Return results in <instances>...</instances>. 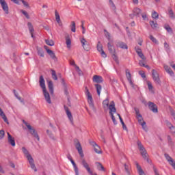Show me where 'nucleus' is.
Here are the masks:
<instances>
[{
  "mask_svg": "<svg viewBox=\"0 0 175 175\" xmlns=\"http://www.w3.org/2000/svg\"><path fill=\"white\" fill-rule=\"evenodd\" d=\"M39 83L40 87L42 88V92L46 102H47V103H49V105L51 104V98L50 97V94L49 93V92H47V90L46 89V83L43 75H41L40 77Z\"/></svg>",
  "mask_w": 175,
  "mask_h": 175,
  "instance_id": "1",
  "label": "nucleus"
},
{
  "mask_svg": "<svg viewBox=\"0 0 175 175\" xmlns=\"http://www.w3.org/2000/svg\"><path fill=\"white\" fill-rule=\"evenodd\" d=\"M22 151H23V154H25V156L26 157L27 160L29 161V165H30L31 169L33 170H34V172H38V170L36 169V167L35 166V163L33 161V159L32 158V156H31V154H29V152H28V150H27V148H25V147H23Z\"/></svg>",
  "mask_w": 175,
  "mask_h": 175,
  "instance_id": "2",
  "label": "nucleus"
},
{
  "mask_svg": "<svg viewBox=\"0 0 175 175\" xmlns=\"http://www.w3.org/2000/svg\"><path fill=\"white\" fill-rule=\"evenodd\" d=\"M134 110L135 111L139 124L142 126L144 131L147 132V125H146V122H144V120H143V116H142V114H140V111L137 108H135Z\"/></svg>",
  "mask_w": 175,
  "mask_h": 175,
  "instance_id": "3",
  "label": "nucleus"
},
{
  "mask_svg": "<svg viewBox=\"0 0 175 175\" xmlns=\"http://www.w3.org/2000/svg\"><path fill=\"white\" fill-rule=\"evenodd\" d=\"M137 146H138V149L142 158H144L146 161H148V154H147V150H146V148H144V146H143V144H142V142L140 141L137 142Z\"/></svg>",
  "mask_w": 175,
  "mask_h": 175,
  "instance_id": "4",
  "label": "nucleus"
},
{
  "mask_svg": "<svg viewBox=\"0 0 175 175\" xmlns=\"http://www.w3.org/2000/svg\"><path fill=\"white\" fill-rule=\"evenodd\" d=\"M116 104H114V101H111L109 105V114L114 125H117V120H116V118L114 117V113H116Z\"/></svg>",
  "mask_w": 175,
  "mask_h": 175,
  "instance_id": "5",
  "label": "nucleus"
},
{
  "mask_svg": "<svg viewBox=\"0 0 175 175\" xmlns=\"http://www.w3.org/2000/svg\"><path fill=\"white\" fill-rule=\"evenodd\" d=\"M85 94L86 95L89 106L91 107V109H92V110H95V107L94 106V100L92 99V94H91L90 90H88V88L85 87Z\"/></svg>",
  "mask_w": 175,
  "mask_h": 175,
  "instance_id": "6",
  "label": "nucleus"
},
{
  "mask_svg": "<svg viewBox=\"0 0 175 175\" xmlns=\"http://www.w3.org/2000/svg\"><path fill=\"white\" fill-rule=\"evenodd\" d=\"M25 124L26 125L27 129H29V133H31V135H32V136L36 137V139H37L38 142H39L40 140V138L39 137V135H38V133H36V131H35V129H33L32 128V126H30V124H28L27 122H25Z\"/></svg>",
  "mask_w": 175,
  "mask_h": 175,
  "instance_id": "7",
  "label": "nucleus"
},
{
  "mask_svg": "<svg viewBox=\"0 0 175 175\" xmlns=\"http://www.w3.org/2000/svg\"><path fill=\"white\" fill-rule=\"evenodd\" d=\"M80 41H81L83 49L85 51H90V50H91V45L90 44V42H88V41L85 40V38H82L80 40Z\"/></svg>",
  "mask_w": 175,
  "mask_h": 175,
  "instance_id": "8",
  "label": "nucleus"
},
{
  "mask_svg": "<svg viewBox=\"0 0 175 175\" xmlns=\"http://www.w3.org/2000/svg\"><path fill=\"white\" fill-rule=\"evenodd\" d=\"M152 77L157 84H161V79H159V74H158V72L157 70H152Z\"/></svg>",
  "mask_w": 175,
  "mask_h": 175,
  "instance_id": "9",
  "label": "nucleus"
},
{
  "mask_svg": "<svg viewBox=\"0 0 175 175\" xmlns=\"http://www.w3.org/2000/svg\"><path fill=\"white\" fill-rule=\"evenodd\" d=\"M0 4L5 14H9V5H8V3L5 0H0Z\"/></svg>",
  "mask_w": 175,
  "mask_h": 175,
  "instance_id": "10",
  "label": "nucleus"
},
{
  "mask_svg": "<svg viewBox=\"0 0 175 175\" xmlns=\"http://www.w3.org/2000/svg\"><path fill=\"white\" fill-rule=\"evenodd\" d=\"M75 147L81 158H84V153H83V148L81 147V144L80 142L77 141L75 144Z\"/></svg>",
  "mask_w": 175,
  "mask_h": 175,
  "instance_id": "11",
  "label": "nucleus"
},
{
  "mask_svg": "<svg viewBox=\"0 0 175 175\" xmlns=\"http://www.w3.org/2000/svg\"><path fill=\"white\" fill-rule=\"evenodd\" d=\"M148 105L150 110H151V111H152L153 113H157L158 111V107L154 103L148 102Z\"/></svg>",
  "mask_w": 175,
  "mask_h": 175,
  "instance_id": "12",
  "label": "nucleus"
},
{
  "mask_svg": "<svg viewBox=\"0 0 175 175\" xmlns=\"http://www.w3.org/2000/svg\"><path fill=\"white\" fill-rule=\"evenodd\" d=\"M97 50H98V51H99V53L101 54V55L103 58H106L107 57V55L103 51V46H102V44H100V42H99L97 44Z\"/></svg>",
  "mask_w": 175,
  "mask_h": 175,
  "instance_id": "13",
  "label": "nucleus"
},
{
  "mask_svg": "<svg viewBox=\"0 0 175 175\" xmlns=\"http://www.w3.org/2000/svg\"><path fill=\"white\" fill-rule=\"evenodd\" d=\"M8 143L12 146V147H16V141H14V137L10 135V133H7Z\"/></svg>",
  "mask_w": 175,
  "mask_h": 175,
  "instance_id": "14",
  "label": "nucleus"
},
{
  "mask_svg": "<svg viewBox=\"0 0 175 175\" xmlns=\"http://www.w3.org/2000/svg\"><path fill=\"white\" fill-rule=\"evenodd\" d=\"M93 83H103V78L99 75H94L93 77Z\"/></svg>",
  "mask_w": 175,
  "mask_h": 175,
  "instance_id": "15",
  "label": "nucleus"
},
{
  "mask_svg": "<svg viewBox=\"0 0 175 175\" xmlns=\"http://www.w3.org/2000/svg\"><path fill=\"white\" fill-rule=\"evenodd\" d=\"M109 98H107L105 100L103 101V107L105 110H109V109H110V104L109 105Z\"/></svg>",
  "mask_w": 175,
  "mask_h": 175,
  "instance_id": "16",
  "label": "nucleus"
},
{
  "mask_svg": "<svg viewBox=\"0 0 175 175\" xmlns=\"http://www.w3.org/2000/svg\"><path fill=\"white\" fill-rule=\"evenodd\" d=\"M92 146L94 147V151L96 152V154H102V149H100V147L96 144L95 142L91 143Z\"/></svg>",
  "mask_w": 175,
  "mask_h": 175,
  "instance_id": "17",
  "label": "nucleus"
},
{
  "mask_svg": "<svg viewBox=\"0 0 175 175\" xmlns=\"http://www.w3.org/2000/svg\"><path fill=\"white\" fill-rule=\"evenodd\" d=\"M44 49H45V50H46V53H48L49 55H50L51 58H52V59H55L57 57H55V53H53V51H51V49H49L47 48V46H44Z\"/></svg>",
  "mask_w": 175,
  "mask_h": 175,
  "instance_id": "18",
  "label": "nucleus"
},
{
  "mask_svg": "<svg viewBox=\"0 0 175 175\" xmlns=\"http://www.w3.org/2000/svg\"><path fill=\"white\" fill-rule=\"evenodd\" d=\"M48 88L51 95H54V85L52 81H47Z\"/></svg>",
  "mask_w": 175,
  "mask_h": 175,
  "instance_id": "19",
  "label": "nucleus"
},
{
  "mask_svg": "<svg viewBox=\"0 0 175 175\" xmlns=\"http://www.w3.org/2000/svg\"><path fill=\"white\" fill-rule=\"evenodd\" d=\"M166 125L170 130L171 133L173 134L174 136H175V127L170 123L169 121H166Z\"/></svg>",
  "mask_w": 175,
  "mask_h": 175,
  "instance_id": "20",
  "label": "nucleus"
},
{
  "mask_svg": "<svg viewBox=\"0 0 175 175\" xmlns=\"http://www.w3.org/2000/svg\"><path fill=\"white\" fill-rule=\"evenodd\" d=\"M126 76L127 77V80L129 81L130 85L131 87L133 88V82H132V75H131V72H129V70H126Z\"/></svg>",
  "mask_w": 175,
  "mask_h": 175,
  "instance_id": "21",
  "label": "nucleus"
},
{
  "mask_svg": "<svg viewBox=\"0 0 175 175\" xmlns=\"http://www.w3.org/2000/svg\"><path fill=\"white\" fill-rule=\"evenodd\" d=\"M66 113L67 114L68 118L72 124H73V116H72V113L69 111V109L66 108Z\"/></svg>",
  "mask_w": 175,
  "mask_h": 175,
  "instance_id": "22",
  "label": "nucleus"
},
{
  "mask_svg": "<svg viewBox=\"0 0 175 175\" xmlns=\"http://www.w3.org/2000/svg\"><path fill=\"white\" fill-rule=\"evenodd\" d=\"M117 47H120V49H124L125 50H128V45L122 42H118L116 44Z\"/></svg>",
  "mask_w": 175,
  "mask_h": 175,
  "instance_id": "23",
  "label": "nucleus"
},
{
  "mask_svg": "<svg viewBox=\"0 0 175 175\" xmlns=\"http://www.w3.org/2000/svg\"><path fill=\"white\" fill-rule=\"evenodd\" d=\"M70 161L74 167V170L75 172V175H79V168H77V165H76V163L73 161L72 158L70 159Z\"/></svg>",
  "mask_w": 175,
  "mask_h": 175,
  "instance_id": "24",
  "label": "nucleus"
},
{
  "mask_svg": "<svg viewBox=\"0 0 175 175\" xmlns=\"http://www.w3.org/2000/svg\"><path fill=\"white\" fill-rule=\"evenodd\" d=\"M55 16L57 23L59 24V25H60V27L62 26V22H61V17L59 16V14H58V12H55Z\"/></svg>",
  "mask_w": 175,
  "mask_h": 175,
  "instance_id": "25",
  "label": "nucleus"
},
{
  "mask_svg": "<svg viewBox=\"0 0 175 175\" xmlns=\"http://www.w3.org/2000/svg\"><path fill=\"white\" fill-rule=\"evenodd\" d=\"M136 165V167H137V170L139 173V175H146V174L144 173V171H143V169H142V167L140 166V165H139L138 163H135Z\"/></svg>",
  "mask_w": 175,
  "mask_h": 175,
  "instance_id": "26",
  "label": "nucleus"
},
{
  "mask_svg": "<svg viewBox=\"0 0 175 175\" xmlns=\"http://www.w3.org/2000/svg\"><path fill=\"white\" fill-rule=\"evenodd\" d=\"M0 117H1L4 121V122H6V124H9V121L8 120V118H6V115H5V113H3V111H2V109L0 108Z\"/></svg>",
  "mask_w": 175,
  "mask_h": 175,
  "instance_id": "27",
  "label": "nucleus"
},
{
  "mask_svg": "<svg viewBox=\"0 0 175 175\" xmlns=\"http://www.w3.org/2000/svg\"><path fill=\"white\" fill-rule=\"evenodd\" d=\"M66 44L67 49H70L72 47V41L70 40V37H69V36L66 37Z\"/></svg>",
  "mask_w": 175,
  "mask_h": 175,
  "instance_id": "28",
  "label": "nucleus"
},
{
  "mask_svg": "<svg viewBox=\"0 0 175 175\" xmlns=\"http://www.w3.org/2000/svg\"><path fill=\"white\" fill-rule=\"evenodd\" d=\"M146 62H147V59L140 60L139 61V66H143L144 68H146V69H148V70H150V69H151V68L148 66V65H146Z\"/></svg>",
  "mask_w": 175,
  "mask_h": 175,
  "instance_id": "29",
  "label": "nucleus"
},
{
  "mask_svg": "<svg viewBox=\"0 0 175 175\" xmlns=\"http://www.w3.org/2000/svg\"><path fill=\"white\" fill-rule=\"evenodd\" d=\"M27 26H28V28H29V32L31 35V38H33V31H34V29H33V26H32V23H27Z\"/></svg>",
  "mask_w": 175,
  "mask_h": 175,
  "instance_id": "30",
  "label": "nucleus"
},
{
  "mask_svg": "<svg viewBox=\"0 0 175 175\" xmlns=\"http://www.w3.org/2000/svg\"><path fill=\"white\" fill-rule=\"evenodd\" d=\"M164 69L169 73V75H170V76L174 75V72H173V70H172V68H170L169 66H164Z\"/></svg>",
  "mask_w": 175,
  "mask_h": 175,
  "instance_id": "31",
  "label": "nucleus"
},
{
  "mask_svg": "<svg viewBox=\"0 0 175 175\" xmlns=\"http://www.w3.org/2000/svg\"><path fill=\"white\" fill-rule=\"evenodd\" d=\"M96 167L98 170H100L101 172H105V167L102 165V163L97 162L96 163Z\"/></svg>",
  "mask_w": 175,
  "mask_h": 175,
  "instance_id": "32",
  "label": "nucleus"
},
{
  "mask_svg": "<svg viewBox=\"0 0 175 175\" xmlns=\"http://www.w3.org/2000/svg\"><path fill=\"white\" fill-rule=\"evenodd\" d=\"M95 87H96V90L97 91V94L98 96H100V92L102 91V85L99 84H96Z\"/></svg>",
  "mask_w": 175,
  "mask_h": 175,
  "instance_id": "33",
  "label": "nucleus"
},
{
  "mask_svg": "<svg viewBox=\"0 0 175 175\" xmlns=\"http://www.w3.org/2000/svg\"><path fill=\"white\" fill-rule=\"evenodd\" d=\"M117 116L119 117V119H120V122L122 125L123 129H125V131H126V126H125V123L124 122V120H122V118H121V115L118 113Z\"/></svg>",
  "mask_w": 175,
  "mask_h": 175,
  "instance_id": "34",
  "label": "nucleus"
},
{
  "mask_svg": "<svg viewBox=\"0 0 175 175\" xmlns=\"http://www.w3.org/2000/svg\"><path fill=\"white\" fill-rule=\"evenodd\" d=\"M150 25L153 29L155 28H158V23L157 22H154V21H150Z\"/></svg>",
  "mask_w": 175,
  "mask_h": 175,
  "instance_id": "35",
  "label": "nucleus"
},
{
  "mask_svg": "<svg viewBox=\"0 0 175 175\" xmlns=\"http://www.w3.org/2000/svg\"><path fill=\"white\" fill-rule=\"evenodd\" d=\"M134 16H139L142 13V10L140 8H135L133 10Z\"/></svg>",
  "mask_w": 175,
  "mask_h": 175,
  "instance_id": "36",
  "label": "nucleus"
},
{
  "mask_svg": "<svg viewBox=\"0 0 175 175\" xmlns=\"http://www.w3.org/2000/svg\"><path fill=\"white\" fill-rule=\"evenodd\" d=\"M70 28L72 32H76V23H75V21L71 22Z\"/></svg>",
  "mask_w": 175,
  "mask_h": 175,
  "instance_id": "37",
  "label": "nucleus"
},
{
  "mask_svg": "<svg viewBox=\"0 0 175 175\" xmlns=\"http://www.w3.org/2000/svg\"><path fill=\"white\" fill-rule=\"evenodd\" d=\"M38 54L40 55V57H44V53L43 52V49L42 48H38Z\"/></svg>",
  "mask_w": 175,
  "mask_h": 175,
  "instance_id": "38",
  "label": "nucleus"
},
{
  "mask_svg": "<svg viewBox=\"0 0 175 175\" xmlns=\"http://www.w3.org/2000/svg\"><path fill=\"white\" fill-rule=\"evenodd\" d=\"M152 17L155 20H158L159 18V14H158V12L154 11L152 12Z\"/></svg>",
  "mask_w": 175,
  "mask_h": 175,
  "instance_id": "39",
  "label": "nucleus"
},
{
  "mask_svg": "<svg viewBox=\"0 0 175 175\" xmlns=\"http://www.w3.org/2000/svg\"><path fill=\"white\" fill-rule=\"evenodd\" d=\"M14 94L16 98H17V99H18V100H20V102H21V103H23V104H24V99L21 98V97H20V96H18V94H17V92H16V90L14 91Z\"/></svg>",
  "mask_w": 175,
  "mask_h": 175,
  "instance_id": "40",
  "label": "nucleus"
},
{
  "mask_svg": "<svg viewBox=\"0 0 175 175\" xmlns=\"http://www.w3.org/2000/svg\"><path fill=\"white\" fill-rule=\"evenodd\" d=\"M124 170L127 174H130L131 169L129 165L124 164Z\"/></svg>",
  "mask_w": 175,
  "mask_h": 175,
  "instance_id": "41",
  "label": "nucleus"
},
{
  "mask_svg": "<svg viewBox=\"0 0 175 175\" xmlns=\"http://www.w3.org/2000/svg\"><path fill=\"white\" fill-rule=\"evenodd\" d=\"M51 75L53 80H58V77H57V73L55 72V70H51Z\"/></svg>",
  "mask_w": 175,
  "mask_h": 175,
  "instance_id": "42",
  "label": "nucleus"
},
{
  "mask_svg": "<svg viewBox=\"0 0 175 175\" xmlns=\"http://www.w3.org/2000/svg\"><path fill=\"white\" fill-rule=\"evenodd\" d=\"M168 13H169L170 18H172V20H174L175 16H174V12H173V10H170L168 11Z\"/></svg>",
  "mask_w": 175,
  "mask_h": 175,
  "instance_id": "43",
  "label": "nucleus"
},
{
  "mask_svg": "<svg viewBox=\"0 0 175 175\" xmlns=\"http://www.w3.org/2000/svg\"><path fill=\"white\" fill-rule=\"evenodd\" d=\"M45 43H46L48 46H54V41H53V40H45Z\"/></svg>",
  "mask_w": 175,
  "mask_h": 175,
  "instance_id": "44",
  "label": "nucleus"
},
{
  "mask_svg": "<svg viewBox=\"0 0 175 175\" xmlns=\"http://www.w3.org/2000/svg\"><path fill=\"white\" fill-rule=\"evenodd\" d=\"M147 85L149 91H152V90H154V87L152 86V84L151 83V82H150V81H147Z\"/></svg>",
  "mask_w": 175,
  "mask_h": 175,
  "instance_id": "45",
  "label": "nucleus"
},
{
  "mask_svg": "<svg viewBox=\"0 0 175 175\" xmlns=\"http://www.w3.org/2000/svg\"><path fill=\"white\" fill-rule=\"evenodd\" d=\"M137 54H138L139 57H141V59H143L144 61H145V59H147V58H146L144 57V54H143L142 51L139 52Z\"/></svg>",
  "mask_w": 175,
  "mask_h": 175,
  "instance_id": "46",
  "label": "nucleus"
},
{
  "mask_svg": "<svg viewBox=\"0 0 175 175\" xmlns=\"http://www.w3.org/2000/svg\"><path fill=\"white\" fill-rule=\"evenodd\" d=\"M46 133H47V135H49V136L51 137V139H52L53 140H55V137H54V135H53V133H51L50 132V131L47 130Z\"/></svg>",
  "mask_w": 175,
  "mask_h": 175,
  "instance_id": "47",
  "label": "nucleus"
},
{
  "mask_svg": "<svg viewBox=\"0 0 175 175\" xmlns=\"http://www.w3.org/2000/svg\"><path fill=\"white\" fill-rule=\"evenodd\" d=\"M5 137V131L0 130V140H2Z\"/></svg>",
  "mask_w": 175,
  "mask_h": 175,
  "instance_id": "48",
  "label": "nucleus"
},
{
  "mask_svg": "<svg viewBox=\"0 0 175 175\" xmlns=\"http://www.w3.org/2000/svg\"><path fill=\"white\" fill-rule=\"evenodd\" d=\"M81 27L82 28V33L84 35V33H85V27H84V21H81Z\"/></svg>",
  "mask_w": 175,
  "mask_h": 175,
  "instance_id": "49",
  "label": "nucleus"
},
{
  "mask_svg": "<svg viewBox=\"0 0 175 175\" xmlns=\"http://www.w3.org/2000/svg\"><path fill=\"white\" fill-rule=\"evenodd\" d=\"M165 29H166V31H167V32H173L172 27H170V26H169V25H165Z\"/></svg>",
  "mask_w": 175,
  "mask_h": 175,
  "instance_id": "50",
  "label": "nucleus"
},
{
  "mask_svg": "<svg viewBox=\"0 0 175 175\" xmlns=\"http://www.w3.org/2000/svg\"><path fill=\"white\" fill-rule=\"evenodd\" d=\"M140 76L142 77V79H146V73L143 70H140L139 72Z\"/></svg>",
  "mask_w": 175,
  "mask_h": 175,
  "instance_id": "51",
  "label": "nucleus"
},
{
  "mask_svg": "<svg viewBox=\"0 0 175 175\" xmlns=\"http://www.w3.org/2000/svg\"><path fill=\"white\" fill-rule=\"evenodd\" d=\"M150 39L152 40V42H153V43H158V40H157L156 38L151 35L150 36Z\"/></svg>",
  "mask_w": 175,
  "mask_h": 175,
  "instance_id": "52",
  "label": "nucleus"
},
{
  "mask_svg": "<svg viewBox=\"0 0 175 175\" xmlns=\"http://www.w3.org/2000/svg\"><path fill=\"white\" fill-rule=\"evenodd\" d=\"M21 2H22V3H23L24 6H25V8H29V4H28V2L24 1V0H21Z\"/></svg>",
  "mask_w": 175,
  "mask_h": 175,
  "instance_id": "53",
  "label": "nucleus"
},
{
  "mask_svg": "<svg viewBox=\"0 0 175 175\" xmlns=\"http://www.w3.org/2000/svg\"><path fill=\"white\" fill-rule=\"evenodd\" d=\"M21 13H23V14H24V16H25L27 18H29V15H28V12L25 10H21Z\"/></svg>",
  "mask_w": 175,
  "mask_h": 175,
  "instance_id": "54",
  "label": "nucleus"
},
{
  "mask_svg": "<svg viewBox=\"0 0 175 175\" xmlns=\"http://www.w3.org/2000/svg\"><path fill=\"white\" fill-rule=\"evenodd\" d=\"M164 47L167 51L170 50V47L169 46V44H167V42H164Z\"/></svg>",
  "mask_w": 175,
  "mask_h": 175,
  "instance_id": "55",
  "label": "nucleus"
},
{
  "mask_svg": "<svg viewBox=\"0 0 175 175\" xmlns=\"http://www.w3.org/2000/svg\"><path fill=\"white\" fill-rule=\"evenodd\" d=\"M108 49L110 53H113V46L110 43H108Z\"/></svg>",
  "mask_w": 175,
  "mask_h": 175,
  "instance_id": "56",
  "label": "nucleus"
},
{
  "mask_svg": "<svg viewBox=\"0 0 175 175\" xmlns=\"http://www.w3.org/2000/svg\"><path fill=\"white\" fill-rule=\"evenodd\" d=\"M167 141H168L169 144H173V141H172V137H170V135H168V136L167 137Z\"/></svg>",
  "mask_w": 175,
  "mask_h": 175,
  "instance_id": "57",
  "label": "nucleus"
},
{
  "mask_svg": "<svg viewBox=\"0 0 175 175\" xmlns=\"http://www.w3.org/2000/svg\"><path fill=\"white\" fill-rule=\"evenodd\" d=\"M135 50L137 54L142 52V49L140 48H139V46H135Z\"/></svg>",
  "mask_w": 175,
  "mask_h": 175,
  "instance_id": "58",
  "label": "nucleus"
},
{
  "mask_svg": "<svg viewBox=\"0 0 175 175\" xmlns=\"http://www.w3.org/2000/svg\"><path fill=\"white\" fill-rule=\"evenodd\" d=\"M12 2H14V3H16V5H20V2H21V0H11Z\"/></svg>",
  "mask_w": 175,
  "mask_h": 175,
  "instance_id": "59",
  "label": "nucleus"
},
{
  "mask_svg": "<svg viewBox=\"0 0 175 175\" xmlns=\"http://www.w3.org/2000/svg\"><path fill=\"white\" fill-rule=\"evenodd\" d=\"M0 173H2L3 174L5 173V170H3V168L1 165H0Z\"/></svg>",
  "mask_w": 175,
  "mask_h": 175,
  "instance_id": "60",
  "label": "nucleus"
},
{
  "mask_svg": "<svg viewBox=\"0 0 175 175\" xmlns=\"http://www.w3.org/2000/svg\"><path fill=\"white\" fill-rule=\"evenodd\" d=\"M134 5H138L139 4V0H132Z\"/></svg>",
  "mask_w": 175,
  "mask_h": 175,
  "instance_id": "61",
  "label": "nucleus"
},
{
  "mask_svg": "<svg viewBox=\"0 0 175 175\" xmlns=\"http://www.w3.org/2000/svg\"><path fill=\"white\" fill-rule=\"evenodd\" d=\"M154 172L155 175H159V173H158V170H157V168H154Z\"/></svg>",
  "mask_w": 175,
  "mask_h": 175,
  "instance_id": "62",
  "label": "nucleus"
},
{
  "mask_svg": "<svg viewBox=\"0 0 175 175\" xmlns=\"http://www.w3.org/2000/svg\"><path fill=\"white\" fill-rule=\"evenodd\" d=\"M142 18H143L144 20H147V15H146V14H142Z\"/></svg>",
  "mask_w": 175,
  "mask_h": 175,
  "instance_id": "63",
  "label": "nucleus"
},
{
  "mask_svg": "<svg viewBox=\"0 0 175 175\" xmlns=\"http://www.w3.org/2000/svg\"><path fill=\"white\" fill-rule=\"evenodd\" d=\"M113 59H114V61H118V58H117V55H116V54L113 55Z\"/></svg>",
  "mask_w": 175,
  "mask_h": 175,
  "instance_id": "64",
  "label": "nucleus"
}]
</instances>
